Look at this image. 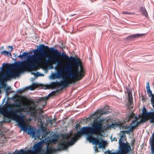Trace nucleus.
I'll use <instances>...</instances> for the list:
<instances>
[{
  "label": "nucleus",
  "instance_id": "nucleus-1",
  "mask_svg": "<svg viewBox=\"0 0 154 154\" xmlns=\"http://www.w3.org/2000/svg\"><path fill=\"white\" fill-rule=\"evenodd\" d=\"M110 113L109 111L103 112V109H101L98 110L94 113L91 114L88 117L83 119L82 122L87 124L88 122H91V120L94 119L93 121L91 123L90 126H84L82 128L85 129L84 131H88L89 130L93 132H98L100 129L103 127L102 125L104 124V121L105 119H99L100 116L104 114H109Z\"/></svg>",
  "mask_w": 154,
  "mask_h": 154
},
{
  "label": "nucleus",
  "instance_id": "nucleus-2",
  "mask_svg": "<svg viewBox=\"0 0 154 154\" xmlns=\"http://www.w3.org/2000/svg\"><path fill=\"white\" fill-rule=\"evenodd\" d=\"M11 119L17 122V125L21 129V130L27 132V134L30 135L34 139H36V137L39 139L41 134L44 137L47 136L49 134V132L47 131L45 129L41 128L40 129H36L35 127L32 126L25 127L23 124L20 123L17 118L12 117Z\"/></svg>",
  "mask_w": 154,
  "mask_h": 154
},
{
  "label": "nucleus",
  "instance_id": "nucleus-3",
  "mask_svg": "<svg viewBox=\"0 0 154 154\" xmlns=\"http://www.w3.org/2000/svg\"><path fill=\"white\" fill-rule=\"evenodd\" d=\"M23 72H17L16 71H12L10 69H8L4 74L0 77V82H2V80L5 79L11 80L12 79H15L17 77H19Z\"/></svg>",
  "mask_w": 154,
  "mask_h": 154
},
{
  "label": "nucleus",
  "instance_id": "nucleus-4",
  "mask_svg": "<svg viewBox=\"0 0 154 154\" xmlns=\"http://www.w3.org/2000/svg\"><path fill=\"white\" fill-rule=\"evenodd\" d=\"M85 129L82 128L79 130V132L82 134V135H84L86 137V138L88 140V141L92 143L93 145H95L97 146L98 144H100L103 141L101 138H99L97 136L96 137H88V134L90 133V132L87 131H84Z\"/></svg>",
  "mask_w": 154,
  "mask_h": 154
},
{
  "label": "nucleus",
  "instance_id": "nucleus-5",
  "mask_svg": "<svg viewBox=\"0 0 154 154\" xmlns=\"http://www.w3.org/2000/svg\"><path fill=\"white\" fill-rule=\"evenodd\" d=\"M78 140L77 138L72 137L71 138L68 143H67L64 145L63 143L60 144V147H57L53 148L51 149V150L55 152H57L60 151L61 150L68 151V147L70 146L73 145Z\"/></svg>",
  "mask_w": 154,
  "mask_h": 154
},
{
  "label": "nucleus",
  "instance_id": "nucleus-6",
  "mask_svg": "<svg viewBox=\"0 0 154 154\" xmlns=\"http://www.w3.org/2000/svg\"><path fill=\"white\" fill-rule=\"evenodd\" d=\"M11 64L13 65L14 67L15 68L23 69L25 67L32 69L38 66V64L37 63H34L33 62L32 63H26L22 64L21 61H18L15 64H14V63H12Z\"/></svg>",
  "mask_w": 154,
  "mask_h": 154
},
{
  "label": "nucleus",
  "instance_id": "nucleus-7",
  "mask_svg": "<svg viewBox=\"0 0 154 154\" xmlns=\"http://www.w3.org/2000/svg\"><path fill=\"white\" fill-rule=\"evenodd\" d=\"M40 55L32 57L31 58L32 62L37 64L38 63H40L42 61L41 59L39 58L40 57H47L48 58V57H50L46 49L42 48H40Z\"/></svg>",
  "mask_w": 154,
  "mask_h": 154
},
{
  "label": "nucleus",
  "instance_id": "nucleus-8",
  "mask_svg": "<svg viewBox=\"0 0 154 154\" xmlns=\"http://www.w3.org/2000/svg\"><path fill=\"white\" fill-rule=\"evenodd\" d=\"M43 144L41 141L36 143L34 144V145L32 149H28V150L31 152L34 153H42L43 150L42 149Z\"/></svg>",
  "mask_w": 154,
  "mask_h": 154
},
{
  "label": "nucleus",
  "instance_id": "nucleus-9",
  "mask_svg": "<svg viewBox=\"0 0 154 154\" xmlns=\"http://www.w3.org/2000/svg\"><path fill=\"white\" fill-rule=\"evenodd\" d=\"M13 109H14L13 107L12 106H10L7 107L5 109V111L8 113L14 114L17 116L19 117L20 121L22 122L23 121L25 118L24 115L22 113H18L17 111L16 110L15 111H13Z\"/></svg>",
  "mask_w": 154,
  "mask_h": 154
},
{
  "label": "nucleus",
  "instance_id": "nucleus-10",
  "mask_svg": "<svg viewBox=\"0 0 154 154\" xmlns=\"http://www.w3.org/2000/svg\"><path fill=\"white\" fill-rule=\"evenodd\" d=\"M54 57V58L51 57H48V59H46L45 60V63H47L48 61H50L52 63H55V64L56 65V66L54 68L55 69H56V66H57L59 64L61 63V62L60 60H57V56H55L54 54V55L53 56Z\"/></svg>",
  "mask_w": 154,
  "mask_h": 154
},
{
  "label": "nucleus",
  "instance_id": "nucleus-11",
  "mask_svg": "<svg viewBox=\"0 0 154 154\" xmlns=\"http://www.w3.org/2000/svg\"><path fill=\"white\" fill-rule=\"evenodd\" d=\"M68 60H69L70 61L73 60L72 62V65L73 66H81V64L80 62V59L77 57L75 58L74 56H70V57H69V59Z\"/></svg>",
  "mask_w": 154,
  "mask_h": 154
},
{
  "label": "nucleus",
  "instance_id": "nucleus-12",
  "mask_svg": "<svg viewBox=\"0 0 154 154\" xmlns=\"http://www.w3.org/2000/svg\"><path fill=\"white\" fill-rule=\"evenodd\" d=\"M55 51V56H57L58 57H60L63 58L64 59L67 60H68L69 56L66 54L65 53H64L63 51L62 53L59 52L58 50L56 48L53 49Z\"/></svg>",
  "mask_w": 154,
  "mask_h": 154
},
{
  "label": "nucleus",
  "instance_id": "nucleus-13",
  "mask_svg": "<svg viewBox=\"0 0 154 154\" xmlns=\"http://www.w3.org/2000/svg\"><path fill=\"white\" fill-rule=\"evenodd\" d=\"M144 34L139 33H137L134 34H132L126 37L125 39L126 40L131 41L134 40L136 38H138L142 36Z\"/></svg>",
  "mask_w": 154,
  "mask_h": 154
},
{
  "label": "nucleus",
  "instance_id": "nucleus-14",
  "mask_svg": "<svg viewBox=\"0 0 154 154\" xmlns=\"http://www.w3.org/2000/svg\"><path fill=\"white\" fill-rule=\"evenodd\" d=\"M103 128L101 129H100V130H99V131L97 132H93L91 131V130H89L88 131V132H90V133L88 134V137H93L94 136V134H96L97 135H100V132L101 131H102L103 130H105L106 129V127H105V126H103Z\"/></svg>",
  "mask_w": 154,
  "mask_h": 154
},
{
  "label": "nucleus",
  "instance_id": "nucleus-15",
  "mask_svg": "<svg viewBox=\"0 0 154 154\" xmlns=\"http://www.w3.org/2000/svg\"><path fill=\"white\" fill-rule=\"evenodd\" d=\"M75 67V71L78 73V76L79 80L81 79L84 76V74L82 72L81 66H73Z\"/></svg>",
  "mask_w": 154,
  "mask_h": 154
},
{
  "label": "nucleus",
  "instance_id": "nucleus-16",
  "mask_svg": "<svg viewBox=\"0 0 154 154\" xmlns=\"http://www.w3.org/2000/svg\"><path fill=\"white\" fill-rule=\"evenodd\" d=\"M119 146L118 150L120 152H123L122 151L124 149L126 146L127 145V143H125L122 141V140H119Z\"/></svg>",
  "mask_w": 154,
  "mask_h": 154
},
{
  "label": "nucleus",
  "instance_id": "nucleus-17",
  "mask_svg": "<svg viewBox=\"0 0 154 154\" xmlns=\"http://www.w3.org/2000/svg\"><path fill=\"white\" fill-rule=\"evenodd\" d=\"M39 46L40 47V48H42L46 49H49L50 51L51 52V54L52 56L54 55V54H55V51L53 50V48H54L53 47L49 48L48 46L45 45L44 44H42L39 45Z\"/></svg>",
  "mask_w": 154,
  "mask_h": 154
},
{
  "label": "nucleus",
  "instance_id": "nucleus-18",
  "mask_svg": "<svg viewBox=\"0 0 154 154\" xmlns=\"http://www.w3.org/2000/svg\"><path fill=\"white\" fill-rule=\"evenodd\" d=\"M140 11L142 15L146 17L147 18L148 17L147 12L144 7L141 6L140 8Z\"/></svg>",
  "mask_w": 154,
  "mask_h": 154
},
{
  "label": "nucleus",
  "instance_id": "nucleus-19",
  "mask_svg": "<svg viewBox=\"0 0 154 154\" xmlns=\"http://www.w3.org/2000/svg\"><path fill=\"white\" fill-rule=\"evenodd\" d=\"M58 89H56L55 90H54L51 91L50 93L46 97H42V100H47L48 99V97L49 96L52 95V96H54L55 95V93L58 91Z\"/></svg>",
  "mask_w": 154,
  "mask_h": 154
},
{
  "label": "nucleus",
  "instance_id": "nucleus-20",
  "mask_svg": "<svg viewBox=\"0 0 154 154\" xmlns=\"http://www.w3.org/2000/svg\"><path fill=\"white\" fill-rule=\"evenodd\" d=\"M154 131L153 132L152 136L149 138V143L151 145V149L154 148Z\"/></svg>",
  "mask_w": 154,
  "mask_h": 154
},
{
  "label": "nucleus",
  "instance_id": "nucleus-21",
  "mask_svg": "<svg viewBox=\"0 0 154 154\" xmlns=\"http://www.w3.org/2000/svg\"><path fill=\"white\" fill-rule=\"evenodd\" d=\"M72 70V67L71 63H68L66 66L64 71L67 73Z\"/></svg>",
  "mask_w": 154,
  "mask_h": 154
},
{
  "label": "nucleus",
  "instance_id": "nucleus-22",
  "mask_svg": "<svg viewBox=\"0 0 154 154\" xmlns=\"http://www.w3.org/2000/svg\"><path fill=\"white\" fill-rule=\"evenodd\" d=\"M125 133L127 134H128L126 132V131H120V138L119 139V140H123V139L126 137V135L125 134Z\"/></svg>",
  "mask_w": 154,
  "mask_h": 154
},
{
  "label": "nucleus",
  "instance_id": "nucleus-23",
  "mask_svg": "<svg viewBox=\"0 0 154 154\" xmlns=\"http://www.w3.org/2000/svg\"><path fill=\"white\" fill-rule=\"evenodd\" d=\"M129 129L128 130H126V132L128 134H130L131 132H132L133 131V129L136 126L134 125H132L130 124L129 125Z\"/></svg>",
  "mask_w": 154,
  "mask_h": 154
},
{
  "label": "nucleus",
  "instance_id": "nucleus-24",
  "mask_svg": "<svg viewBox=\"0 0 154 154\" xmlns=\"http://www.w3.org/2000/svg\"><path fill=\"white\" fill-rule=\"evenodd\" d=\"M52 136V138L51 139V141L52 142H54L57 141L59 137L58 134L55 133H53Z\"/></svg>",
  "mask_w": 154,
  "mask_h": 154
},
{
  "label": "nucleus",
  "instance_id": "nucleus-25",
  "mask_svg": "<svg viewBox=\"0 0 154 154\" xmlns=\"http://www.w3.org/2000/svg\"><path fill=\"white\" fill-rule=\"evenodd\" d=\"M146 89L147 93L148 95L149 94H152V91L150 89V87L149 82L146 83Z\"/></svg>",
  "mask_w": 154,
  "mask_h": 154
},
{
  "label": "nucleus",
  "instance_id": "nucleus-26",
  "mask_svg": "<svg viewBox=\"0 0 154 154\" xmlns=\"http://www.w3.org/2000/svg\"><path fill=\"white\" fill-rule=\"evenodd\" d=\"M74 75H75L73 74L72 72V70L67 72L66 74V76L71 79L73 78H74Z\"/></svg>",
  "mask_w": 154,
  "mask_h": 154
},
{
  "label": "nucleus",
  "instance_id": "nucleus-27",
  "mask_svg": "<svg viewBox=\"0 0 154 154\" xmlns=\"http://www.w3.org/2000/svg\"><path fill=\"white\" fill-rule=\"evenodd\" d=\"M7 113L5 111V112L3 110L1 109H0V114H3V115H5L6 116V117L8 119H10L11 120H12L11 119V118L12 117H14L13 116H11L10 117H9V116L8 114H7Z\"/></svg>",
  "mask_w": 154,
  "mask_h": 154
},
{
  "label": "nucleus",
  "instance_id": "nucleus-28",
  "mask_svg": "<svg viewBox=\"0 0 154 154\" xmlns=\"http://www.w3.org/2000/svg\"><path fill=\"white\" fill-rule=\"evenodd\" d=\"M40 47L39 45L37 46L36 49L33 50L32 51L33 53L35 55H36L38 54H40Z\"/></svg>",
  "mask_w": 154,
  "mask_h": 154
},
{
  "label": "nucleus",
  "instance_id": "nucleus-29",
  "mask_svg": "<svg viewBox=\"0 0 154 154\" xmlns=\"http://www.w3.org/2000/svg\"><path fill=\"white\" fill-rule=\"evenodd\" d=\"M11 64H10V63H4L2 64V66L1 67H0V68L2 67V68L3 69L5 68L8 67H11Z\"/></svg>",
  "mask_w": 154,
  "mask_h": 154
},
{
  "label": "nucleus",
  "instance_id": "nucleus-30",
  "mask_svg": "<svg viewBox=\"0 0 154 154\" xmlns=\"http://www.w3.org/2000/svg\"><path fill=\"white\" fill-rule=\"evenodd\" d=\"M17 99H16L15 100H14V105L16 106H19L22 105V103L21 102H17Z\"/></svg>",
  "mask_w": 154,
  "mask_h": 154
},
{
  "label": "nucleus",
  "instance_id": "nucleus-31",
  "mask_svg": "<svg viewBox=\"0 0 154 154\" xmlns=\"http://www.w3.org/2000/svg\"><path fill=\"white\" fill-rule=\"evenodd\" d=\"M23 58L26 59L30 55L29 53L27 52H24L22 54Z\"/></svg>",
  "mask_w": 154,
  "mask_h": 154
},
{
  "label": "nucleus",
  "instance_id": "nucleus-32",
  "mask_svg": "<svg viewBox=\"0 0 154 154\" xmlns=\"http://www.w3.org/2000/svg\"><path fill=\"white\" fill-rule=\"evenodd\" d=\"M27 151L23 149H21L19 151L17 152V154H26Z\"/></svg>",
  "mask_w": 154,
  "mask_h": 154
},
{
  "label": "nucleus",
  "instance_id": "nucleus-33",
  "mask_svg": "<svg viewBox=\"0 0 154 154\" xmlns=\"http://www.w3.org/2000/svg\"><path fill=\"white\" fill-rule=\"evenodd\" d=\"M124 149H125L126 152H130L131 150V148L130 146V145H128L127 144V145L126 146Z\"/></svg>",
  "mask_w": 154,
  "mask_h": 154
},
{
  "label": "nucleus",
  "instance_id": "nucleus-34",
  "mask_svg": "<svg viewBox=\"0 0 154 154\" xmlns=\"http://www.w3.org/2000/svg\"><path fill=\"white\" fill-rule=\"evenodd\" d=\"M57 78V77L56 73L53 72L51 73V75L50 76V79H54Z\"/></svg>",
  "mask_w": 154,
  "mask_h": 154
},
{
  "label": "nucleus",
  "instance_id": "nucleus-35",
  "mask_svg": "<svg viewBox=\"0 0 154 154\" xmlns=\"http://www.w3.org/2000/svg\"><path fill=\"white\" fill-rule=\"evenodd\" d=\"M16 107H17V108L16 109H14L13 110V111H15L16 110L18 112V113H20V112L19 111H21L22 110V107H21L19 106H16Z\"/></svg>",
  "mask_w": 154,
  "mask_h": 154
},
{
  "label": "nucleus",
  "instance_id": "nucleus-36",
  "mask_svg": "<svg viewBox=\"0 0 154 154\" xmlns=\"http://www.w3.org/2000/svg\"><path fill=\"white\" fill-rule=\"evenodd\" d=\"M59 86L61 87V89L67 87L68 86V83L66 82H65L64 83H60Z\"/></svg>",
  "mask_w": 154,
  "mask_h": 154
},
{
  "label": "nucleus",
  "instance_id": "nucleus-37",
  "mask_svg": "<svg viewBox=\"0 0 154 154\" xmlns=\"http://www.w3.org/2000/svg\"><path fill=\"white\" fill-rule=\"evenodd\" d=\"M51 148L50 147L47 146L46 150L44 153V154H49L50 153Z\"/></svg>",
  "mask_w": 154,
  "mask_h": 154
},
{
  "label": "nucleus",
  "instance_id": "nucleus-38",
  "mask_svg": "<svg viewBox=\"0 0 154 154\" xmlns=\"http://www.w3.org/2000/svg\"><path fill=\"white\" fill-rule=\"evenodd\" d=\"M55 73H56V75L57 78L60 79L61 75H61V71L60 70H57Z\"/></svg>",
  "mask_w": 154,
  "mask_h": 154
},
{
  "label": "nucleus",
  "instance_id": "nucleus-39",
  "mask_svg": "<svg viewBox=\"0 0 154 154\" xmlns=\"http://www.w3.org/2000/svg\"><path fill=\"white\" fill-rule=\"evenodd\" d=\"M142 114H144L145 116H146V115L147 113V111L146 110L145 107H143L142 109Z\"/></svg>",
  "mask_w": 154,
  "mask_h": 154
},
{
  "label": "nucleus",
  "instance_id": "nucleus-40",
  "mask_svg": "<svg viewBox=\"0 0 154 154\" xmlns=\"http://www.w3.org/2000/svg\"><path fill=\"white\" fill-rule=\"evenodd\" d=\"M73 73L75 75L74 76V78L75 79V80H79V76H78V73L76 72L75 71H74L73 72Z\"/></svg>",
  "mask_w": 154,
  "mask_h": 154
},
{
  "label": "nucleus",
  "instance_id": "nucleus-41",
  "mask_svg": "<svg viewBox=\"0 0 154 154\" xmlns=\"http://www.w3.org/2000/svg\"><path fill=\"white\" fill-rule=\"evenodd\" d=\"M0 53L1 54H3L5 56H8L9 55L8 51H6L5 50H4L3 51H1L0 52Z\"/></svg>",
  "mask_w": 154,
  "mask_h": 154
},
{
  "label": "nucleus",
  "instance_id": "nucleus-42",
  "mask_svg": "<svg viewBox=\"0 0 154 154\" xmlns=\"http://www.w3.org/2000/svg\"><path fill=\"white\" fill-rule=\"evenodd\" d=\"M44 75L43 73H41L37 71L36 72V75H35V77H37L38 76H43Z\"/></svg>",
  "mask_w": 154,
  "mask_h": 154
},
{
  "label": "nucleus",
  "instance_id": "nucleus-43",
  "mask_svg": "<svg viewBox=\"0 0 154 154\" xmlns=\"http://www.w3.org/2000/svg\"><path fill=\"white\" fill-rule=\"evenodd\" d=\"M153 112V109H152L149 112L147 111V114L146 115V116H152V114L154 113V112Z\"/></svg>",
  "mask_w": 154,
  "mask_h": 154
},
{
  "label": "nucleus",
  "instance_id": "nucleus-44",
  "mask_svg": "<svg viewBox=\"0 0 154 154\" xmlns=\"http://www.w3.org/2000/svg\"><path fill=\"white\" fill-rule=\"evenodd\" d=\"M147 120V118H146L145 119H142L140 120L141 124H143Z\"/></svg>",
  "mask_w": 154,
  "mask_h": 154
},
{
  "label": "nucleus",
  "instance_id": "nucleus-45",
  "mask_svg": "<svg viewBox=\"0 0 154 154\" xmlns=\"http://www.w3.org/2000/svg\"><path fill=\"white\" fill-rule=\"evenodd\" d=\"M109 106L108 105H106L103 108H102L103 109V112H105L106 111H107V110H109Z\"/></svg>",
  "mask_w": 154,
  "mask_h": 154
},
{
  "label": "nucleus",
  "instance_id": "nucleus-46",
  "mask_svg": "<svg viewBox=\"0 0 154 154\" xmlns=\"http://www.w3.org/2000/svg\"><path fill=\"white\" fill-rule=\"evenodd\" d=\"M66 76H63V75H61V77H60V78H62V79H60V81H66Z\"/></svg>",
  "mask_w": 154,
  "mask_h": 154
},
{
  "label": "nucleus",
  "instance_id": "nucleus-47",
  "mask_svg": "<svg viewBox=\"0 0 154 154\" xmlns=\"http://www.w3.org/2000/svg\"><path fill=\"white\" fill-rule=\"evenodd\" d=\"M126 89V91H127V92L128 93V95H129L130 94L131 95V94H132V92H131V90L130 89H129L128 88H127Z\"/></svg>",
  "mask_w": 154,
  "mask_h": 154
},
{
  "label": "nucleus",
  "instance_id": "nucleus-48",
  "mask_svg": "<svg viewBox=\"0 0 154 154\" xmlns=\"http://www.w3.org/2000/svg\"><path fill=\"white\" fill-rule=\"evenodd\" d=\"M25 88H28L29 90L31 91H33L35 89V88L31 85L29 86V87H26Z\"/></svg>",
  "mask_w": 154,
  "mask_h": 154
},
{
  "label": "nucleus",
  "instance_id": "nucleus-49",
  "mask_svg": "<svg viewBox=\"0 0 154 154\" xmlns=\"http://www.w3.org/2000/svg\"><path fill=\"white\" fill-rule=\"evenodd\" d=\"M9 87L8 86L5 89V91H7L8 93L12 92V91L10 89H9Z\"/></svg>",
  "mask_w": 154,
  "mask_h": 154
},
{
  "label": "nucleus",
  "instance_id": "nucleus-50",
  "mask_svg": "<svg viewBox=\"0 0 154 154\" xmlns=\"http://www.w3.org/2000/svg\"><path fill=\"white\" fill-rule=\"evenodd\" d=\"M60 82H58V81H57V80H56L55 82H52L51 83V84H57L58 85H60Z\"/></svg>",
  "mask_w": 154,
  "mask_h": 154
},
{
  "label": "nucleus",
  "instance_id": "nucleus-51",
  "mask_svg": "<svg viewBox=\"0 0 154 154\" xmlns=\"http://www.w3.org/2000/svg\"><path fill=\"white\" fill-rule=\"evenodd\" d=\"M25 89V88H23L22 89H18L17 90L16 92L17 93L21 92H23Z\"/></svg>",
  "mask_w": 154,
  "mask_h": 154
},
{
  "label": "nucleus",
  "instance_id": "nucleus-52",
  "mask_svg": "<svg viewBox=\"0 0 154 154\" xmlns=\"http://www.w3.org/2000/svg\"><path fill=\"white\" fill-rule=\"evenodd\" d=\"M128 100H133V97L132 94L128 95Z\"/></svg>",
  "mask_w": 154,
  "mask_h": 154
},
{
  "label": "nucleus",
  "instance_id": "nucleus-53",
  "mask_svg": "<svg viewBox=\"0 0 154 154\" xmlns=\"http://www.w3.org/2000/svg\"><path fill=\"white\" fill-rule=\"evenodd\" d=\"M122 14H132L131 13L129 12L128 11H124L122 12Z\"/></svg>",
  "mask_w": 154,
  "mask_h": 154
},
{
  "label": "nucleus",
  "instance_id": "nucleus-54",
  "mask_svg": "<svg viewBox=\"0 0 154 154\" xmlns=\"http://www.w3.org/2000/svg\"><path fill=\"white\" fill-rule=\"evenodd\" d=\"M17 57H19V58H20L21 59H23V55H22V54H20V55H19L17 57H16V58L14 60L16 62V59L17 58Z\"/></svg>",
  "mask_w": 154,
  "mask_h": 154
},
{
  "label": "nucleus",
  "instance_id": "nucleus-55",
  "mask_svg": "<svg viewBox=\"0 0 154 154\" xmlns=\"http://www.w3.org/2000/svg\"><path fill=\"white\" fill-rule=\"evenodd\" d=\"M152 116V118L150 120L149 122L151 123H153L154 125V116Z\"/></svg>",
  "mask_w": 154,
  "mask_h": 154
},
{
  "label": "nucleus",
  "instance_id": "nucleus-56",
  "mask_svg": "<svg viewBox=\"0 0 154 154\" xmlns=\"http://www.w3.org/2000/svg\"><path fill=\"white\" fill-rule=\"evenodd\" d=\"M112 124H113V125L114 127V128H115V127H116L118 126L119 125V122H115Z\"/></svg>",
  "mask_w": 154,
  "mask_h": 154
},
{
  "label": "nucleus",
  "instance_id": "nucleus-57",
  "mask_svg": "<svg viewBox=\"0 0 154 154\" xmlns=\"http://www.w3.org/2000/svg\"><path fill=\"white\" fill-rule=\"evenodd\" d=\"M140 124H141V122H140V121L137 122L136 123V124H134V125L136 126H139Z\"/></svg>",
  "mask_w": 154,
  "mask_h": 154
},
{
  "label": "nucleus",
  "instance_id": "nucleus-58",
  "mask_svg": "<svg viewBox=\"0 0 154 154\" xmlns=\"http://www.w3.org/2000/svg\"><path fill=\"white\" fill-rule=\"evenodd\" d=\"M99 145L98 147L99 148L101 149L102 147H104L103 145L100 143V144H98Z\"/></svg>",
  "mask_w": 154,
  "mask_h": 154
},
{
  "label": "nucleus",
  "instance_id": "nucleus-59",
  "mask_svg": "<svg viewBox=\"0 0 154 154\" xmlns=\"http://www.w3.org/2000/svg\"><path fill=\"white\" fill-rule=\"evenodd\" d=\"M119 152H120L119 151V150H117L116 151H115V152H112V154H116L117 153H119Z\"/></svg>",
  "mask_w": 154,
  "mask_h": 154
},
{
  "label": "nucleus",
  "instance_id": "nucleus-60",
  "mask_svg": "<svg viewBox=\"0 0 154 154\" xmlns=\"http://www.w3.org/2000/svg\"><path fill=\"white\" fill-rule=\"evenodd\" d=\"M94 148H95L94 149V151L96 152H98L100 151L98 150L97 147L94 146Z\"/></svg>",
  "mask_w": 154,
  "mask_h": 154
},
{
  "label": "nucleus",
  "instance_id": "nucleus-61",
  "mask_svg": "<svg viewBox=\"0 0 154 154\" xmlns=\"http://www.w3.org/2000/svg\"><path fill=\"white\" fill-rule=\"evenodd\" d=\"M154 101V96L153 97H152L150 98V101L151 102V103H153V101Z\"/></svg>",
  "mask_w": 154,
  "mask_h": 154
},
{
  "label": "nucleus",
  "instance_id": "nucleus-62",
  "mask_svg": "<svg viewBox=\"0 0 154 154\" xmlns=\"http://www.w3.org/2000/svg\"><path fill=\"white\" fill-rule=\"evenodd\" d=\"M22 109H26L27 108V106H24L23 105H22Z\"/></svg>",
  "mask_w": 154,
  "mask_h": 154
},
{
  "label": "nucleus",
  "instance_id": "nucleus-63",
  "mask_svg": "<svg viewBox=\"0 0 154 154\" xmlns=\"http://www.w3.org/2000/svg\"><path fill=\"white\" fill-rule=\"evenodd\" d=\"M13 49V48H12L10 49V50L8 51V53L9 54H10V55L11 54V52H12Z\"/></svg>",
  "mask_w": 154,
  "mask_h": 154
},
{
  "label": "nucleus",
  "instance_id": "nucleus-64",
  "mask_svg": "<svg viewBox=\"0 0 154 154\" xmlns=\"http://www.w3.org/2000/svg\"><path fill=\"white\" fill-rule=\"evenodd\" d=\"M38 84L37 83L35 82H33L32 83V85L33 86H36Z\"/></svg>",
  "mask_w": 154,
  "mask_h": 154
}]
</instances>
